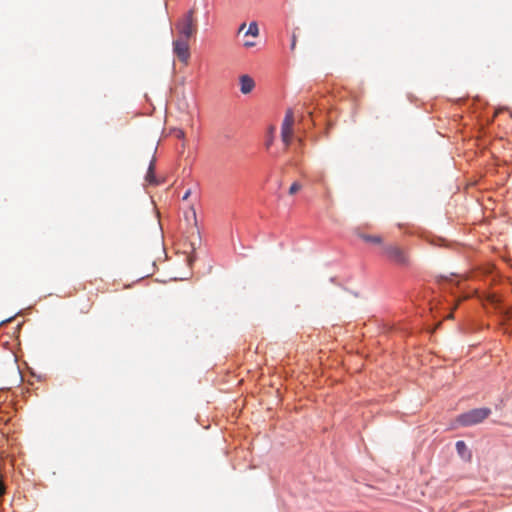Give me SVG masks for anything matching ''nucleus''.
<instances>
[{"mask_svg": "<svg viewBox=\"0 0 512 512\" xmlns=\"http://www.w3.org/2000/svg\"><path fill=\"white\" fill-rule=\"evenodd\" d=\"M382 254L388 261L397 266L408 267L410 265V258L408 254L398 245H383Z\"/></svg>", "mask_w": 512, "mask_h": 512, "instance_id": "obj_1", "label": "nucleus"}, {"mask_svg": "<svg viewBox=\"0 0 512 512\" xmlns=\"http://www.w3.org/2000/svg\"><path fill=\"white\" fill-rule=\"evenodd\" d=\"M194 9H190L183 15L181 19L176 23V30L179 33L178 38L189 40L197 32V24L194 17Z\"/></svg>", "mask_w": 512, "mask_h": 512, "instance_id": "obj_2", "label": "nucleus"}, {"mask_svg": "<svg viewBox=\"0 0 512 512\" xmlns=\"http://www.w3.org/2000/svg\"><path fill=\"white\" fill-rule=\"evenodd\" d=\"M491 414L489 408H476L459 415L456 419L461 426H472L481 423Z\"/></svg>", "mask_w": 512, "mask_h": 512, "instance_id": "obj_3", "label": "nucleus"}, {"mask_svg": "<svg viewBox=\"0 0 512 512\" xmlns=\"http://www.w3.org/2000/svg\"><path fill=\"white\" fill-rule=\"evenodd\" d=\"M294 115L291 109L287 110L281 127V138L286 148L290 145L293 137Z\"/></svg>", "mask_w": 512, "mask_h": 512, "instance_id": "obj_4", "label": "nucleus"}, {"mask_svg": "<svg viewBox=\"0 0 512 512\" xmlns=\"http://www.w3.org/2000/svg\"><path fill=\"white\" fill-rule=\"evenodd\" d=\"M173 52L177 55L181 62L187 64L190 58L188 40L183 38H177L176 40H174Z\"/></svg>", "mask_w": 512, "mask_h": 512, "instance_id": "obj_5", "label": "nucleus"}, {"mask_svg": "<svg viewBox=\"0 0 512 512\" xmlns=\"http://www.w3.org/2000/svg\"><path fill=\"white\" fill-rule=\"evenodd\" d=\"M255 87L254 80L248 75H242L240 77V90L243 94L250 93Z\"/></svg>", "mask_w": 512, "mask_h": 512, "instance_id": "obj_6", "label": "nucleus"}, {"mask_svg": "<svg viewBox=\"0 0 512 512\" xmlns=\"http://www.w3.org/2000/svg\"><path fill=\"white\" fill-rule=\"evenodd\" d=\"M358 237L361 238L363 241L372 243V244H382L383 239L379 235H369L365 233H358Z\"/></svg>", "mask_w": 512, "mask_h": 512, "instance_id": "obj_7", "label": "nucleus"}, {"mask_svg": "<svg viewBox=\"0 0 512 512\" xmlns=\"http://www.w3.org/2000/svg\"><path fill=\"white\" fill-rule=\"evenodd\" d=\"M245 35L248 36H253V37H258L259 36V27H258V24L253 21L249 24V27L248 29L245 31Z\"/></svg>", "mask_w": 512, "mask_h": 512, "instance_id": "obj_8", "label": "nucleus"}, {"mask_svg": "<svg viewBox=\"0 0 512 512\" xmlns=\"http://www.w3.org/2000/svg\"><path fill=\"white\" fill-rule=\"evenodd\" d=\"M146 181L152 185L157 184V181H156L155 175H154V161H151V163L149 165L148 172L146 175Z\"/></svg>", "mask_w": 512, "mask_h": 512, "instance_id": "obj_9", "label": "nucleus"}, {"mask_svg": "<svg viewBox=\"0 0 512 512\" xmlns=\"http://www.w3.org/2000/svg\"><path fill=\"white\" fill-rule=\"evenodd\" d=\"M456 450L459 453V455L464 456V454L467 451V445L465 444L464 441H461V440L457 441L456 442Z\"/></svg>", "mask_w": 512, "mask_h": 512, "instance_id": "obj_10", "label": "nucleus"}, {"mask_svg": "<svg viewBox=\"0 0 512 512\" xmlns=\"http://www.w3.org/2000/svg\"><path fill=\"white\" fill-rule=\"evenodd\" d=\"M301 189V185L298 182H294L289 188V194L294 195Z\"/></svg>", "mask_w": 512, "mask_h": 512, "instance_id": "obj_11", "label": "nucleus"}, {"mask_svg": "<svg viewBox=\"0 0 512 512\" xmlns=\"http://www.w3.org/2000/svg\"><path fill=\"white\" fill-rule=\"evenodd\" d=\"M296 43H297V36H296V34H295V33H293V35H292V40H291V46H290V48H291V50H292V51H294V50H295V48H296Z\"/></svg>", "mask_w": 512, "mask_h": 512, "instance_id": "obj_12", "label": "nucleus"}, {"mask_svg": "<svg viewBox=\"0 0 512 512\" xmlns=\"http://www.w3.org/2000/svg\"><path fill=\"white\" fill-rule=\"evenodd\" d=\"M175 136L179 139H183L185 137V133L183 130L178 129L175 131Z\"/></svg>", "mask_w": 512, "mask_h": 512, "instance_id": "obj_13", "label": "nucleus"}, {"mask_svg": "<svg viewBox=\"0 0 512 512\" xmlns=\"http://www.w3.org/2000/svg\"><path fill=\"white\" fill-rule=\"evenodd\" d=\"M244 46L247 48L255 46V42H252L251 40L245 41Z\"/></svg>", "mask_w": 512, "mask_h": 512, "instance_id": "obj_14", "label": "nucleus"}, {"mask_svg": "<svg viewBox=\"0 0 512 512\" xmlns=\"http://www.w3.org/2000/svg\"><path fill=\"white\" fill-rule=\"evenodd\" d=\"M245 27H246V24H245V23H242V24L240 25L239 29H238V33L243 32V31H244V29H245Z\"/></svg>", "mask_w": 512, "mask_h": 512, "instance_id": "obj_15", "label": "nucleus"}, {"mask_svg": "<svg viewBox=\"0 0 512 512\" xmlns=\"http://www.w3.org/2000/svg\"><path fill=\"white\" fill-rule=\"evenodd\" d=\"M4 486L2 484V482L0 481V496L4 494Z\"/></svg>", "mask_w": 512, "mask_h": 512, "instance_id": "obj_16", "label": "nucleus"}, {"mask_svg": "<svg viewBox=\"0 0 512 512\" xmlns=\"http://www.w3.org/2000/svg\"><path fill=\"white\" fill-rule=\"evenodd\" d=\"M189 194H190V192H189V191H187V192L185 193V195L183 196V199H184V200H185V199H187V198H188V196H189Z\"/></svg>", "mask_w": 512, "mask_h": 512, "instance_id": "obj_17", "label": "nucleus"}, {"mask_svg": "<svg viewBox=\"0 0 512 512\" xmlns=\"http://www.w3.org/2000/svg\"><path fill=\"white\" fill-rule=\"evenodd\" d=\"M452 317H453L452 313H450V314L447 316V318H449V319H450V318H452Z\"/></svg>", "mask_w": 512, "mask_h": 512, "instance_id": "obj_18", "label": "nucleus"}]
</instances>
